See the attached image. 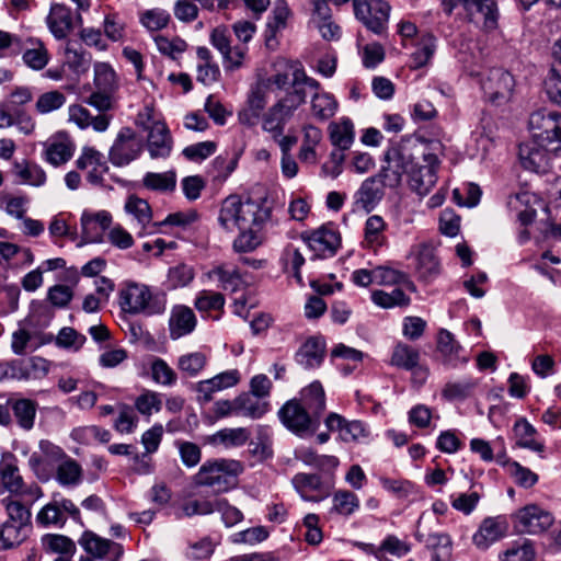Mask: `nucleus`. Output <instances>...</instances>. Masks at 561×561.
Listing matches in <instances>:
<instances>
[{
  "label": "nucleus",
  "instance_id": "nucleus-28",
  "mask_svg": "<svg viewBox=\"0 0 561 561\" xmlns=\"http://www.w3.org/2000/svg\"><path fill=\"white\" fill-rule=\"evenodd\" d=\"M197 324L196 316L190 307L175 305L171 309L169 331L172 340H178L192 333Z\"/></svg>",
  "mask_w": 561,
  "mask_h": 561
},
{
  "label": "nucleus",
  "instance_id": "nucleus-34",
  "mask_svg": "<svg viewBox=\"0 0 561 561\" xmlns=\"http://www.w3.org/2000/svg\"><path fill=\"white\" fill-rule=\"evenodd\" d=\"M297 400L313 417L320 421V416L325 410V392L320 381H312L302 388L300 398Z\"/></svg>",
  "mask_w": 561,
  "mask_h": 561
},
{
  "label": "nucleus",
  "instance_id": "nucleus-9",
  "mask_svg": "<svg viewBox=\"0 0 561 561\" xmlns=\"http://www.w3.org/2000/svg\"><path fill=\"white\" fill-rule=\"evenodd\" d=\"M354 13L369 31L377 35L386 32L391 7L385 0H353Z\"/></svg>",
  "mask_w": 561,
  "mask_h": 561
},
{
  "label": "nucleus",
  "instance_id": "nucleus-57",
  "mask_svg": "<svg viewBox=\"0 0 561 561\" xmlns=\"http://www.w3.org/2000/svg\"><path fill=\"white\" fill-rule=\"evenodd\" d=\"M433 549L434 561H448L451 556L453 541L449 535L445 533L430 534L426 540Z\"/></svg>",
  "mask_w": 561,
  "mask_h": 561
},
{
  "label": "nucleus",
  "instance_id": "nucleus-8",
  "mask_svg": "<svg viewBox=\"0 0 561 561\" xmlns=\"http://www.w3.org/2000/svg\"><path fill=\"white\" fill-rule=\"evenodd\" d=\"M142 149V138L130 127H123L108 150V160L114 167H126L140 157Z\"/></svg>",
  "mask_w": 561,
  "mask_h": 561
},
{
  "label": "nucleus",
  "instance_id": "nucleus-53",
  "mask_svg": "<svg viewBox=\"0 0 561 561\" xmlns=\"http://www.w3.org/2000/svg\"><path fill=\"white\" fill-rule=\"evenodd\" d=\"M2 504L8 514V520L22 525L24 527H30L31 523V510L27 506V503H22L16 500H12L10 496L2 499ZM28 505H31L28 503Z\"/></svg>",
  "mask_w": 561,
  "mask_h": 561
},
{
  "label": "nucleus",
  "instance_id": "nucleus-50",
  "mask_svg": "<svg viewBox=\"0 0 561 561\" xmlns=\"http://www.w3.org/2000/svg\"><path fill=\"white\" fill-rule=\"evenodd\" d=\"M151 379L161 386L172 387L178 381L175 370L162 358L152 357L150 360Z\"/></svg>",
  "mask_w": 561,
  "mask_h": 561
},
{
  "label": "nucleus",
  "instance_id": "nucleus-49",
  "mask_svg": "<svg viewBox=\"0 0 561 561\" xmlns=\"http://www.w3.org/2000/svg\"><path fill=\"white\" fill-rule=\"evenodd\" d=\"M27 527L5 520L0 527V550L19 546L26 538Z\"/></svg>",
  "mask_w": 561,
  "mask_h": 561
},
{
  "label": "nucleus",
  "instance_id": "nucleus-59",
  "mask_svg": "<svg viewBox=\"0 0 561 561\" xmlns=\"http://www.w3.org/2000/svg\"><path fill=\"white\" fill-rule=\"evenodd\" d=\"M73 153L72 146L68 142L57 141L49 144L44 152L46 162L59 167L68 162Z\"/></svg>",
  "mask_w": 561,
  "mask_h": 561
},
{
  "label": "nucleus",
  "instance_id": "nucleus-14",
  "mask_svg": "<svg viewBox=\"0 0 561 561\" xmlns=\"http://www.w3.org/2000/svg\"><path fill=\"white\" fill-rule=\"evenodd\" d=\"M423 161L425 164H416L408 173L411 190L420 196L427 195L435 186L437 182V170L440 163L434 151L426 154Z\"/></svg>",
  "mask_w": 561,
  "mask_h": 561
},
{
  "label": "nucleus",
  "instance_id": "nucleus-60",
  "mask_svg": "<svg viewBox=\"0 0 561 561\" xmlns=\"http://www.w3.org/2000/svg\"><path fill=\"white\" fill-rule=\"evenodd\" d=\"M94 85L96 90L105 92H115L117 81L115 71L105 62L96 64L94 67Z\"/></svg>",
  "mask_w": 561,
  "mask_h": 561
},
{
  "label": "nucleus",
  "instance_id": "nucleus-32",
  "mask_svg": "<svg viewBox=\"0 0 561 561\" xmlns=\"http://www.w3.org/2000/svg\"><path fill=\"white\" fill-rule=\"evenodd\" d=\"M173 138L165 124H157L147 136V149L150 158L165 159L171 154Z\"/></svg>",
  "mask_w": 561,
  "mask_h": 561
},
{
  "label": "nucleus",
  "instance_id": "nucleus-44",
  "mask_svg": "<svg viewBox=\"0 0 561 561\" xmlns=\"http://www.w3.org/2000/svg\"><path fill=\"white\" fill-rule=\"evenodd\" d=\"M145 188L159 192L171 193L176 187V173L173 170L167 172H147L142 178Z\"/></svg>",
  "mask_w": 561,
  "mask_h": 561
},
{
  "label": "nucleus",
  "instance_id": "nucleus-41",
  "mask_svg": "<svg viewBox=\"0 0 561 561\" xmlns=\"http://www.w3.org/2000/svg\"><path fill=\"white\" fill-rule=\"evenodd\" d=\"M330 140L336 150L345 151L354 142V125L350 118H342L339 123L329 126Z\"/></svg>",
  "mask_w": 561,
  "mask_h": 561
},
{
  "label": "nucleus",
  "instance_id": "nucleus-10",
  "mask_svg": "<svg viewBox=\"0 0 561 561\" xmlns=\"http://www.w3.org/2000/svg\"><path fill=\"white\" fill-rule=\"evenodd\" d=\"M278 416L287 430L301 437L313 434L320 424L297 399L288 400L279 409Z\"/></svg>",
  "mask_w": 561,
  "mask_h": 561
},
{
  "label": "nucleus",
  "instance_id": "nucleus-27",
  "mask_svg": "<svg viewBox=\"0 0 561 561\" xmlns=\"http://www.w3.org/2000/svg\"><path fill=\"white\" fill-rule=\"evenodd\" d=\"M291 483L304 501L321 502L329 496V492L323 491V482L319 474L300 472L293 477Z\"/></svg>",
  "mask_w": 561,
  "mask_h": 561
},
{
  "label": "nucleus",
  "instance_id": "nucleus-17",
  "mask_svg": "<svg viewBox=\"0 0 561 561\" xmlns=\"http://www.w3.org/2000/svg\"><path fill=\"white\" fill-rule=\"evenodd\" d=\"M385 188H389L381 175V170L377 174L365 179L359 188L354 194V203L358 208L367 213L373 211L385 196Z\"/></svg>",
  "mask_w": 561,
  "mask_h": 561
},
{
  "label": "nucleus",
  "instance_id": "nucleus-38",
  "mask_svg": "<svg viewBox=\"0 0 561 561\" xmlns=\"http://www.w3.org/2000/svg\"><path fill=\"white\" fill-rule=\"evenodd\" d=\"M237 408L239 410V416L257 420L268 412L270 402L250 392H242L237 396Z\"/></svg>",
  "mask_w": 561,
  "mask_h": 561
},
{
  "label": "nucleus",
  "instance_id": "nucleus-48",
  "mask_svg": "<svg viewBox=\"0 0 561 561\" xmlns=\"http://www.w3.org/2000/svg\"><path fill=\"white\" fill-rule=\"evenodd\" d=\"M337 110V102L328 92L316 91L311 99L312 115L319 121H328L334 116Z\"/></svg>",
  "mask_w": 561,
  "mask_h": 561
},
{
  "label": "nucleus",
  "instance_id": "nucleus-46",
  "mask_svg": "<svg viewBox=\"0 0 561 561\" xmlns=\"http://www.w3.org/2000/svg\"><path fill=\"white\" fill-rule=\"evenodd\" d=\"M11 409L19 426L30 431L34 426L37 405L30 399L12 400Z\"/></svg>",
  "mask_w": 561,
  "mask_h": 561
},
{
  "label": "nucleus",
  "instance_id": "nucleus-1",
  "mask_svg": "<svg viewBox=\"0 0 561 561\" xmlns=\"http://www.w3.org/2000/svg\"><path fill=\"white\" fill-rule=\"evenodd\" d=\"M439 147L438 142L427 141L413 136H403L393 141L386 149L381 164V175L390 190L398 188L411 169L416 165L419 158L425 159L433 150Z\"/></svg>",
  "mask_w": 561,
  "mask_h": 561
},
{
  "label": "nucleus",
  "instance_id": "nucleus-7",
  "mask_svg": "<svg viewBox=\"0 0 561 561\" xmlns=\"http://www.w3.org/2000/svg\"><path fill=\"white\" fill-rule=\"evenodd\" d=\"M68 517L73 522L83 525L80 510L76 504L59 494H54L50 502L44 505L36 514L35 520L42 527L62 528Z\"/></svg>",
  "mask_w": 561,
  "mask_h": 561
},
{
  "label": "nucleus",
  "instance_id": "nucleus-31",
  "mask_svg": "<svg viewBox=\"0 0 561 561\" xmlns=\"http://www.w3.org/2000/svg\"><path fill=\"white\" fill-rule=\"evenodd\" d=\"M325 356V342L321 337H309L296 352L295 359L305 369L321 366Z\"/></svg>",
  "mask_w": 561,
  "mask_h": 561
},
{
  "label": "nucleus",
  "instance_id": "nucleus-45",
  "mask_svg": "<svg viewBox=\"0 0 561 561\" xmlns=\"http://www.w3.org/2000/svg\"><path fill=\"white\" fill-rule=\"evenodd\" d=\"M358 496L348 490H337L332 495L330 513L348 517L359 508Z\"/></svg>",
  "mask_w": 561,
  "mask_h": 561
},
{
  "label": "nucleus",
  "instance_id": "nucleus-29",
  "mask_svg": "<svg viewBox=\"0 0 561 561\" xmlns=\"http://www.w3.org/2000/svg\"><path fill=\"white\" fill-rule=\"evenodd\" d=\"M46 24L56 39H65L73 28L71 10L61 3L51 4Z\"/></svg>",
  "mask_w": 561,
  "mask_h": 561
},
{
  "label": "nucleus",
  "instance_id": "nucleus-12",
  "mask_svg": "<svg viewBox=\"0 0 561 561\" xmlns=\"http://www.w3.org/2000/svg\"><path fill=\"white\" fill-rule=\"evenodd\" d=\"M553 522L552 514L536 504L526 505L514 515L515 528L522 534H542L552 526Z\"/></svg>",
  "mask_w": 561,
  "mask_h": 561
},
{
  "label": "nucleus",
  "instance_id": "nucleus-62",
  "mask_svg": "<svg viewBox=\"0 0 561 561\" xmlns=\"http://www.w3.org/2000/svg\"><path fill=\"white\" fill-rule=\"evenodd\" d=\"M206 363V354L203 352H193L180 356L178 359V367L181 371L194 377L204 369Z\"/></svg>",
  "mask_w": 561,
  "mask_h": 561
},
{
  "label": "nucleus",
  "instance_id": "nucleus-5",
  "mask_svg": "<svg viewBox=\"0 0 561 561\" xmlns=\"http://www.w3.org/2000/svg\"><path fill=\"white\" fill-rule=\"evenodd\" d=\"M0 486L30 504L43 496V490L37 483L24 482L18 459L11 453H5L0 460Z\"/></svg>",
  "mask_w": 561,
  "mask_h": 561
},
{
  "label": "nucleus",
  "instance_id": "nucleus-40",
  "mask_svg": "<svg viewBox=\"0 0 561 561\" xmlns=\"http://www.w3.org/2000/svg\"><path fill=\"white\" fill-rule=\"evenodd\" d=\"M83 470L79 462L67 456L57 463L55 479L61 486H76L81 483Z\"/></svg>",
  "mask_w": 561,
  "mask_h": 561
},
{
  "label": "nucleus",
  "instance_id": "nucleus-2",
  "mask_svg": "<svg viewBox=\"0 0 561 561\" xmlns=\"http://www.w3.org/2000/svg\"><path fill=\"white\" fill-rule=\"evenodd\" d=\"M272 210L264 201H245L239 195L226 197L219 210L218 222L226 231L245 229L249 227H263L271 218Z\"/></svg>",
  "mask_w": 561,
  "mask_h": 561
},
{
  "label": "nucleus",
  "instance_id": "nucleus-15",
  "mask_svg": "<svg viewBox=\"0 0 561 561\" xmlns=\"http://www.w3.org/2000/svg\"><path fill=\"white\" fill-rule=\"evenodd\" d=\"M266 104L267 84L263 81H256L248 92L244 106L238 112L239 123L248 127L255 126L260 118L262 119Z\"/></svg>",
  "mask_w": 561,
  "mask_h": 561
},
{
  "label": "nucleus",
  "instance_id": "nucleus-54",
  "mask_svg": "<svg viewBox=\"0 0 561 561\" xmlns=\"http://www.w3.org/2000/svg\"><path fill=\"white\" fill-rule=\"evenodd\" d=\"M194 307L201 313L221 311L225 307V297L221 293L204 289L197 293Z\"/></svg>",
  "mask_w": 561,
  "mask_h": 561
},
{
  "label": "nucleus",
  "instance_id": "nucleus-33",
  "mask_svg": "<svg viewBox=\"0 0 561 561\" xmlns=\"http://www.w3.org/2000/svg\"><path fill=\"white\" fill-rule=\"evenodd\" d=\"M69 121L75 123L80 129L92 127L98 133L105 131L112 121V115L100 113L92 116L90 112L79 104L70 105L68 108Z\"/></svg>",
  "mask_w": 561,
  "mask_h": 561
},
{
  "label": "nucleus",
  "instance_id": "nucleus-55",
  "mask_svg": "<svg viewBox=\"0 0 561 561\" xmlns=\"http://www.w3.org/2000/svg\"><path fill=\"white\" fill-rule=\"evenodd\" d=\"M476 386L477 382L471 378L447 382L442 390V396L448 401L465 400L472 394Z\"/></svg>",
  "mask_w": 561,
  "mask_h": 561
},
{
  "label": "nucleus",
  "instance_id": "nucleus-23",
  "mask_svg": "<svg viewBox=\"0 0 561 561\" xmlns=\"http://www.w3.org/2000/svg\"><path fill=\"white\" fill-rule=\"evenodd\" d=\"M240 378L241 377L238 369H230L222 371L209 379L198 381L196 385L198 400L203 402H209L213 399V394L215 392L234 387L240 382Z\"/></svg>",
  "mask_w": 561,
  "mask_h": 561
},
{
  "label": "nucleus",
  "instance_id": "nucleus-58",
  "mask_svg": "<svg viewBox=\"0 0 561 561\" xmlns=\"http://www.w3.org/2000/svg\"><path fill=\"white\" fill-rule=\"evenodd\" d=\"M42 546L51 553L72 554L76 551L75 542L69 537L59 534L44 535Z\"/></svg>",
  "mask_w": 561,
  "mask_h": 561
},
{
  "label": "nucleus",
  "instance_id": "nucleus-11",
  "mask_svg": "<svg viewBox=\"0 0 561 561\" xmlns=\"http://www.w3.org/2000/svg\"><path fill=\"white\" fill-rule=\"evenodd\" d=\"M210 44L221 54L227 71L240 69L248 53L244 45H231V35L226 27H216L210 33Z\"/></svg>",
  "mask_w": 561,
  "mask_h": 561
},
{
  "label": "nucleus",
  "instance_id": "nucleus-42",
  "mask_svg": "<svg viewBox=\"0 0 561 561\" xmlns=\"http://www.w3.org/2000/svg\"><path fill=\"white\" fill-rule=\"evenodd\" d=\"M516 444L519 447L530 449L536 453H542L545 450V445L541 442L536 440L535 436L537 434L536 428L526 420L519 419L515 422L513 427Z\"/></svg>",
  "mask_w": 561,
  "mask_h": 561
},
{
  "label": "nucleus",
  "instance_id": "nucleus-4",
  "mask_svg": "<svg viewBox=\"0 0 561 561\" xmlns=\"http://www.w3.org/2000/svg\"><path fill=\"white\" fill-rule=\"evenodd\" d=\"M243 471V466L234 459L206 460L195 474V483L214 488L218 492H226L233 488L237 478Z\"/></svg>",
  "mask_w": 561,
  "mask_h": 561
},
{
  "label": "nucleus",
  "instance_id": "nucleus-24",
  "mask_svg": "<svg viewBox=\"0 0 561 561\" xmlns=\"http://www.w3.org/2000/svg\"><path fill=\"white\" fill-rule=\"evenodd\" d=\"M112 224V216L106 210L95 214L83 213L81 217L82 239L87 243L103 242L104 232Z\"/></svg>",
  "mask_w": 561,
  "mask_h": 561
},
{
  "label": "nucleus",
  "instance_id": "nucleus-37",
  "mask_svg": "<svg viewBox=\"0 0 561 561\" xmlns=\"http://www.w3.org/2000/svg\"><path fill=\"white\" fill-rule=\"evenodd\" d=\"M420 352L403 343H398L392 352L391 365L404 370H416L415 374L421 373L423 377L426 376V369L419 366Z\"/></svg>",
  "mask_w": 561,
  "mask_h": 561
},
{
  "label": "nucleus",
  "instance_id": "nucleus-43",
  "mask_svg": "<svg viewBox=\"0 0 561 561\" xmlns=\"http://www.w3.org/2000/svg\"><path fill=\"white\" fill-rule=\"evenodd\" d=\"M13 173L21 183L39 187L46 183V172L36 163L28 161L14 162Z\"/></svg>",
  "mask_w": 561,
  "mask_h": 561
},
{
  "label": "nucleus",
  "instance_id": "nucleus-35",
  "mask_svg": "<svg viewBox=\"0 0 561 561\" xmlns=\"http://www.w3.org/2000/svg\"><path fill=\"white\" fill-rule=\"evenodd\" d=\"M206 276L209 279L217 278L219 287L224 290L237 293L245 286V280L236 266L221 264L209 272Z\"/></svg>",
  "mask_w": 561,
  "mask_h": 561
},
{
  "label": "nucleus",
  "instance_id": "nucleus-13",
  "mask_svg": "<svg viewBox=\"0 0 561 561\" xmlns=\"http://www.w3.org/2000/svg\"><path fill=\"white\" fill-rule=\"evenodd\" d=\"M514 84V78L508 71L494 68L482 80L481 88L489 102L500 105L511 99Z\"/></svg>",
  "mask_w": 561,
  "mask_h": 561
},
{
  "label": "nucleus",
  "instance_id": "nucleus-47",
  "mask_svg": "<svg viewBox=\"0 0 561 561\" xmlns=\"http://www.w3.org/2000/svg\"><path fill=\"white\" fill-rule=\"evenodd\" d=\"M28 47L23 53V61L34 70H42L49 60V55L43 42L35 38L27 41Z\"/></svg>",
  "mask_w": 561,
  "mask_h": 561
},
{
  "label": "nucleus",
  "instance_id": "nucleus-64",
  "mask_svg": "<svg viewBox=\"0 0 561 561\" xmlns=\"http://www.w3.org/2000/svg\"><path fill=\"white\" fill-rule=\"evenodd\" d=\"M135 408L142 415H151L159 412L162 408L161 393L146 390L135 401Z\"/></svg>",
  "mask_w": 561,
  "mask_h": 561
},
{
  "label": "nucleus",
  "instance_id": "nucleus-3",
  "mask_svg": "<svg viewBox=\"0 0 561 561\" xmlns=\"http://www.w3.org/2000/svg\"><path fill=\"white\" fill-rule=\"evenodd\" d=\"M118 304L129 314H161L167 309V295L162 291L151 293L147 285L131 283L121 289Z\"/></svg>",
  "mask_w": 561,
  "mask_h": 561
},
{
  "label": "nucleus",
  "instance_id": "nucleus-61",
  "mask_svg": "<svg viewBox=\"0 0 561 561\" xmlns=\"http://www.w3.org/2000/svg\"><path fill=\"white\" fill-rule=\"evenodd\" d=\"M535 557L536 551L533 542L524 540L520 542H514L502 554H500L499 558L502 561H533Z\"/></svg>",
  "mask_w": 561,
  "mask_h": 561
},
{
  "label": "nucleus",
  "instance_id": "nucleus-63",
  "mask_svg": "<svg viewBox=\"0 0 561 561\" xmlns=\"http://www.w3.org/2000/svg\"><path fill=\"white\" fill-rule=\"evenodd\" d=\"M435 48V37L430 34L423 36L415 51L411 55L412 67L417 69L425 66L433 57Z\"/></svg>",
  "mask_w": 561,
  "mask_h": 561
},
{
  "label": "nucleus",
  "instance_id": "nucleus-22",
  "mask_svg": "<svg viewBox=\"0 0 561 561\" xmlns=\"http://www.w3.org/2000/svg\"><path fill=\"white\" fill-rule=\"evenodd\" d=\"M546 145L534 140L519 146V161L525 170L545 173L550 168V158Z\"/></svg>",
  "mask_w": 561,
  "mask_h": 561
},
{
  "label": "nucleus",
  "instance_id": "nucleus-52",
  "mask_svg": "<svg viewBox=\"0 0 561 561\" xmlns=\"http://www.w3.org/2000/svg\"><path fill=\"white\" fill-rule=\"evenodd\" d=\"M371 300L375 305L385 309L404 307L410 304V297L400 288H394L391 293L375 290L371 293Z\"/></svg>",
  "mask_w": 561,
  "mask_h": 561
},
{
  "label": "nucleus",
  "instance_id": "nucleus-56",
  "mask_svg": "<svg viewBox=\"0 0 561 561\" xmlns=\"http://www.w3.org/2000/svg\"><path fill=\"white\" fill-rule=\"evenodd\" d=\"M262 227H249L238 229L239 236L233 240L232 248L238 253L254 251L262 242L259 231Z\"/></svg>",
  "mask_w": 561,
  "mask_h": 561
},
{
  "label": "nucleus",
  "instance_id": "nucleus-26",
  "mask_svg": "<svg viewBox=\"0 0 561 561\" xmlns=\"http://www.w3.org/2000/svg\"><path fill=\"white\" fill-rule=\"evenodd\" d=\"M291 87L293 90L286 93L283 99L288 100L297 111L300 105L306 103L307 93L305 88L318 91L320 89V83L316 79L307 76L302 66H293Z\"/></svg>",
  "mask_w": 561,
  "mask_h": 561
},
{
  "label": "nucleus",
  "instance_id": "nucleus-21",
  "mask_svg": "<svg viewBox=\"0 0 561 561\" xmlns=\"http://www.w3.org/2000/svg\"><path fill=\"white\" fill-rule=\"evenodd\" d=\"M304 241L318 257L335 254L340 245V234L332 228L322 226L309 236H302Z\"/></svg>",
  "mask_w": 561,
  "mask_h": 561
},
{
  "label": "nucleus",
  "instance_id": "nucleus-18",
  "mask_svg": "<svg viewBox=\"0 0 561 561\" xmlns=\"http://www.w3.org/2000/svg\"><path fill=\"white\" fill-rule=\"evenodd\" d=\"M295 112L294 105L288 100L279 99L263 114L262 129L268 133L272 139H277L284 134L285 126Z\"/></svg>",
  "mask_w": 561,
  "mask_h": 561
},
{
  "label": "nucleus",
  "instance_id": "nucleus-36",
  "mask_svg": "<svg viewBox=\"0 0 561 561\" xmlns=\"http://www.w3.org/2000/svg\"><path fill=\"white\" fill-rule=\"evenodd\" d=\"M466 13L469 16L480 13L483 18V28L488 32L497 27L500 12L496 0H468L466 2Z\"/></svg>",
  "mask_w": 561,
  "mask_h": 561
},
{
  "label": "nucleus",
  "instance_id": "nucleus-39",
  "mask_svg": "<svg viewBox=\"0 0 561 561\" xmlns=\"http://www.w3.org/2000/svg\"><path fill=\"white\" fill-rule=\"evenodd\" d=\"M251 437V432L245 427L222 428L211 435L209 443L226 449L243 446Z\"/></svg>",
  "mask_w": 561,
  "mask_h": 561
},
{
  "label": "nucleus",
  "instance_id": "nucleus-30",
  "mask_svg": "<svg viewBox=\"0 0 561 561\" xmlns=\"http://www.w3.org/2000/svg\"><path fill=\"white\" fill-rule=\"evenodd\" d=\"M437 351L443 362L451 367L466 364L468 357L463 355V348L455 339L454 334L446 329H440L437 335Z\"/></svg>",
  "mask_w": 561,
  "mask_h": 561
},
{
  "label": "nucleus",
  "instance_id": "nucleus-51",
  "mask_svg": "<svg viewBox=\"0 0 561 561\" xmlns=\"http://www.w3.org/2000/svg\"><path fill=\"white\" fill-rule=\"evenodd\" d=\"M386 222L381 216H369L365 222V242L370 248H379L386 240Z\"/></svg>",
  "mask_w": 561,
  "mask_h": 561
},
{
  "label": "nucleus",
  "instance_id": "nucleus-16",
  "mask_svg": "<svg viewBox=\"0 0 561 561\" xmlns=\"http://www.w3.org/2000/svg\"><path fill=\"white\" fill-rule=\"evenodd\" d=\"M79 545L88 557L104 561H119L124 552L121 543L102 538L91 530H85L81 535Z\"/></svg>",
  "mask_w": 561,
  "mask_h": 561
},
{
  "label": "nucleus",
  "instance_id": "nucleus-20",
  "mask_svg": "<svg viewBox=\"0 0 561 561\" xmlns=\"http://www.w3.org/2000/svg\"><path fill=\"white\" fill-rule=\"evenodd\" d=\"M76 165L80 170L89 169L87 180L92 185H102L104 174L108 171V165L103 154L92 147L82 148L80 156L76 160Z\"/></svg>",
  "mask_w": 561,
  "mask_h": 561
},
{
  "label": "nucleus",
  "instance_id": "nucleus-6",
  "mask_svg": "<svg viewBox=\"0 0 561 561\" xmlns=\"http://www.w3.org/2000/svg\"><path fill=\"white\" fill-rule=\"evenodd\" d=\"M528 126L534 140L546 146L557 142L558 146L551 150L556 156H561V113L538 110L529 116Z\"/></svg>",
  "mask_w": 561,
  "mask_h": 561
},
{
  "label": "nucleus",
  "instance_id": "nucleus-25",
  "mask_svg": "<svg viewBox=\"0 0 561 561\" xmlns=\"http://www.w3.org/2000/svg\"><path fill=\"white\" fill-rule=\"evenodd\" d=\"M412 255L415 260V272L421 280L430 282L440 273V264L434 248L422 243L414 248Z\"/></svg>",
  "mask_w": 561,
  "mask_h": 561
},
{
  "label": "nucleus",
  "instance_id": "nucleus-19",
  "mask_svg": "<svg viewBox=\"0 0 561 561\" xmlns=\"http://www.w3.org/2000/svg\"><path fill=\"white\" fill-rule=\"evenodd\" d=\"M508 529L503 516L484 518L478 530L473 534L472 541L479 550H486L490 546L502 539Z\"/></svg>",
  "mask_w": 561,
  "mask_h": 561
}]
</instances>
